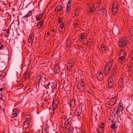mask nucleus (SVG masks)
<instances>
[{
    "label": "nucleus",
    "mask_w": 133,
    "mask_h": 133,
    "mask_svg": "<svg viewBox=\"0 0 133 133\" xmlns=\"http://www.w3.org/2000/svg\"><path fill=\"white\" fill-rule=\"evenodd\" d=\"M35 79H36V83L34 84V85H35L37 89H39L40 87L41 88L42 86L45 85V84L42 85H40V83H41V82H42L44 84L46 82V79L45 77H43L38 76H36Z\"/></svg>",
    "instance_id": "f257e3e1"
},
{
    "label": "nucleus",
    "mask_w": 133,
    "mask_h": 133,
    "mask_svg": "<svg viewBox=\"0 0 133 133\" xmlns=\"http://www.w3.org/2000/svg\"><path fill=\"white\" fill-rule=\"evenodd\" d=\"M113 60H112L107 63L104 71V74L105 75H108L109 74L111 68L113 64Z\"/></svg>",
    "instance_id": "f03ea898"
},
{
    "label": "nucleus",
    "mask_w": 133,
    "mask_h": 133,
    "mask_svg": "<svg viewBox=\"0 0 133 133\" xmlns=\"http://www.w3.org/2000/svg\"><path fill=\"white\" fill-rule=\"evenodd\" d=\"M85 86L83 81L79 82L77 84V88L81 91H83L85 90Z\"/></svg>",
    "instance_id": "7ed1b4c3"
},
{
    "label": "nucleus",
    "mask_w": 133,
    "mask_h": 133,
    "mask_svg": "<svg viewBox=\"0 0 133 133\" xmlns=\"http://www.w3.org/2000/svg\"><path fill=\"white\" fill-rule=\"evenodd\" d=\"M119 45L121 48L124 47L127 45V41L124 39H121L119 43Z\"/></svg>",
    "instance_id": "20e7f679"
},
{
    "label": "nucleus",
    "mask_w": 133,
    "mask_h": 133,
    "mask_svg": "<svg viewBox=\"0 0 133 133\" xmlns=\"http://www.w3.org/2000/svg\"><path fill=\"white\" fill-rule=\"evenodd\" d=\"M117 98L116 96L112 98L109 101L108 103L109 105L113 106L117 100Z\"/></svg>",
    "instance_id": "39448f33"
},
{
    "label": "nucleus",
    "mask_w": 133,
    "mask_h": 133,
    "mask_svg": "<svg viewBox=\"0 0 133 133\" xmlns=\"http://www.w3.org/2000/svg\"><path fill=\"white\" fill-rule=\"evenodd\" d=\"M107 82L108 83V86L109 88H111L114 85L113 79L111 78H109Z\"/></svg>",
    "instance_id": "423d86ee"
},
{
    "label": "nucleus",
    "mask_w": 133,
    "mask_h": 133,
    "mask_svg": "<svg viewBox=\"0 0 133 133\" xmlns=\"http://www.w3.org/2000/svg\"><path fill=\"white\" fill-rule=\"evenodd\" d=\"M96 77L97 79L99 81H102L103 78V75L102 73L100 71H98L96 75Z\"/></svg>",
    "instance_id": "0eeeda50"
},
{
    "label": "nucleus",
    "mask_w": 133,
    "mask_h": 133,
    "mask_svg": "<svg viewBox=\"0 0 133 133\" xmlns=\"http://www.w3.org/2000/svg\"><path fill=\"white\" fill-rule=\"evenodd\" d=\"M30 121L29 120H26L23 122V128L26 129L29 128V123Z\"/></svg>",
    "instance_id": "6e6552de"
},
{
    "label": "nucleus",
    "mask_w": 133,
    "mask_h": 133,
    "mask_svg": "<svg viewBox=\"0 0 133 133\" xmlns=\"http://www.w3.org/2000/svg\"><path fill=\"white\" fill-rule=\"evenodd\" d=\"M123 109V104L122 103L121 104L120 103L118 107L117 111L116 112V113L117 114V113H119L120 112L122 111Z\"/></svg>",
    "instance_id": "1a4fd4ad"
},
{
    "label": "nucleus",
    "mask_w": 133,
    "mask_h": 133,
    "mask_svg": "<svg viewBox=\"0 0 133 133\" xmlns=\"http://www.w3.org/2000/svg\"><path fill=\"white\" fill-rule=\"evenodd\" d=\"M74 113V116H76L80 115L81 113V108H77Z\"/></svg>",
    "instance_id": "9d476101"
},
{
    "label": "nucleus",
    "mask_w": 133,
    "mask_h": 133,
    "mask_svg": "<svg viewBox=\"0 0 133 133\" xmlns=\"http://www.w3.org/2000/svg\"><path fill=\"white\" fill-rule=\"evenodd\" d=\"M63 8V7L61 5H58L55 8V12H58L61 10Z\"/></svg>",
    "instance_id": "9b49d317"
},
{
    "label": "nucleus",
    "mask_w": 133,
    "mask_h": 133,
    "mask_svg": "<svg viewBox=\"0 0 133 133\" xmlns=\"http://www.w3.org/2000/svg\"><path fill=\"white\" fill-rule=\"evenodd\" d=\"M54 71L56 73L59 74L60 72L59 66L57 64H56L54 68Z\"/></svg>",
    "instance_id": "f8f14e48"
},
{
    "label": "nucleus",
    "mask_w": 133,
    "mask_h": 133,
    "mask_svg": "<svg viewBox=\"0 0 133 133\" xmlns=\"http://www.w3.org/2000/svg\"><path fill=\"white\" fill-rule=\"evenodd\" d=\"M52 110L54 111L53 113L54 112L55 110L57 107V105L56 103H55V100H54L52 103ZM54 114V113H53Z\"/></svg>",
    "instance_id": "ddd939ff"
},
{
    "label": "nucleus",
    "mask_w": 133,
    "mask_h": 133,
    "mask_svg": "<svg viewBox=\"0 0 133 133\" xmlns=\"http://www.w3.org/2000/svg\"><path fill=\"white\" fill-rule=\"evenodd\" d=\"M119 83V87L121 88L122 87L123 85V79L122 78L120 79L118 82Z\"/></svg>",
    "instance_id": "4468645a"
},
{
    "label": "nucleus",
    "mask_w": 133,
    "mask_h": 133,
    "mask_svg": "<svg viewBox=\"0 0 133 133\" xmlns=\"http://www.w3.org/2000/svg\"><path fill=\"white\" fill-rule=\"evenodd\" d=\"M75 99H72L70 103V106L72 107H74L75 106Z\"/></svg>",
    "instance_id": "2eb2a0df"
},
{
    "label": "nucleus",
    "mask_w": 133,
    "mask_h": 133,
    "mask_svg": "<svg viewBox=\"0 0 133 133\" xmlns=\"http://www.w3.org/2000/svg\"><path fill=\"white\" fill-rule=\"evenodd\" d=\"M124 55L123 56H121L120 57V56H119V62L121 63H122L124 61V60L125 59V60H126V58L124 57Z\"/></svg>",
    "instance_id": "dca6fc26"
},
{
    "label": "nucleus",
    "mask_w": 133,
    "mask_h": 133,
    "mask_svg": "<svg viewBox=\"0 0 133 133\" xmlns=\"http://www.w3.org/2000/svg\"><path fill=\"white\" fill-rule=\"evenodd\" d=\"M44 21H41L39 22L37 24V27L39 29H40L42 26L43 25Z\"/></svg>",
    "instance_id": "f3484780"
},
{
    "label": "nucleus",
    "mask_w": 133,
    "mask_h": 133,
    "mask_svg": "<svg viewBox=\"0 0 133 133\" xmlns=\"http://www.w3.org/2000/svg\"><path fill=\"white\" fill-rule=\"evenodd\" d=\"M86 36L85 35L82 34H81L80 36H79V40L80 41H81L82 40L84 39L85 38Z\"/></svg>",
    "instance_id": "a211bd4d"
},
{
    "label": "nucleus",
    "mask_w": 133,
    "mask_h": 133,
    "mask_svg": "<svg viewBox=\"0 0 133 133\" xmlns=\"http://www.w3.org/2000/svg\"><path fill=\"white\" fill-rule=\"evenodd\" d=\"M74 129L71 127H69L68 128V133H73Z\"/></svg>",
    "instance_id": "6ab92c4d"
},
{
    "label": "nucleus",
    "mask_w": 133,
    "mask_h": 133,
    "mask_svg": "<svg viewBox=\"0 0 133 133\" xmlns=\"http://www.w3.org/2000/svg\"><path fill=\"white\" fill-rule=\"evenodd\" d=\"M117 73L116 72H112L110 74L109 77V78H113V77H115V75L117 74Z\"/></svg>",
    "instance_id": "aec40b11"
},
{
    "label": "nucleus",
    "mask_w": 133,
    "mask_h": 133,
    "mask_svg": "<svg viewBox=\"0 0 133 133\" xmlns=\"http://www.w3.org/2000/svg\"><path fill=\"white\" fill-rule=\"evenodd\" d=\"M23 75L24 76L25 79L28 78L29 77V72H25Z\"/></svg>",
    "instance_id": "412c9836"
},
{
    "label": "nucleus",
    "mask_w": 133,
    "mask_h": 133,
    "mask_svg": "<svg viewBox=\"0 0 133 133\" xmlns=\"http://www.w3.org/2000/svg\"><path fill=\"white\" fill-rule=\"evenodd\" d=\"M44 130L46 133H49V126L46 124H45L44 126Z\"/></svg>",
    "instance_id": "4be33fe9"
},
{
    "label": "nucleus",
    "mask_w": 133,
    "mask_h": 133,
    "mask_svg": "<svg viewBox=\"0 0 133 133\" xmlns=\"http://www.w3.org/2000/svg\"><path fill=\"white\" fill-rule=\"evenodd\" d=\"M43 13H42L41 14L39 15H37L36 17V20L38 21L39 20L41 19V18L42 17Z\"/></svg>",
    "instance_id": "5701e85b"
},
{
    "label": "nucleus",
    "mask_w": 133,
    "mask_h": 133,
    "mask_svg": "<svg viewBox=\"0 0 133 133\" xmlns=\"http://www.w3.org/2000/svg\"><path fill=\"white\" fill-rule=\"evenodd\" d=\"M34 35L33 33H32L30 35L29 38L28 40H31L33 41V37H34Z\"/></svg>",
    "instance_id": "b1692460"
},
{
    "label": "nucleus",
    "mask_w": 133,
    "mask_h": 133,
    "mask_svg": "<svg viewBox=\"0 0 133 133\" xmlns=\"http://www.w3.org/2000/svg\"><path fill=\"white\" fill-rule=\"evenodd\" d=\"M128 108L130 112H133V105H130L129 107Z\"/></svg>",
    "instance_id": "393cba45"
},
{
    "label": "nucleus",
    "mask_w": 133,
    "mask_h": 133,
    "mask_svg": "<svg viewBox=\"0 0 133 133\" xmlns=\"http://www.w3.org/2000/svg\"><path fill=\"white\" fill-rule=\"evenodd\" d=\"M104 127V123H100L99 125V127L98 128H100V129L103 130Z\"/></svg>",
    "instance_id": "a878e982"
},
{
    "label": "nucleus",
    "mask_w": 133,
    "mask_h": 133,
    "mask_svg": "<svg viewBox=\"0 0 133 133\" xmlns=\"http://www.w3.org/2000/svg\"><path fill=\"white\" fill-rule=\"evenodd\" d=\"M100 4L99 3H96L93 6L95 8V9H96L97 8L99 7Z\"/></svg>",
    "instance_id": "bb28decb"
},
{
    "label": "nucleus",
    "mask_w": 133,
    "mask_h": 133,
    "mask_svg": "<svg viewBox=\"0 0 133 133\" xmlns=\"http://www.w3.org/2000/svg\"><path fill=\"white\" fill-rule=\"evenodd\" d=\"M112 11L114 12V14H116L118 11L117 8H112Z\"/></svg>",
    "instance_id": "cd10ccee"
},
{
    "label": "nucleus",
    "mask_w": 133,
    "mask_h": 133,
    "mask_svg": "<svg viewBox=\"0 0 133 133\" xmlns=\"http://www.w3.org/2000/svg\"><path fill=\"white\" fill-rule=\"evenodd\" d=\"M72 1V0H69L67 6L70 7L71 6V2Z\"/></svg>",
    "instance_id": "c85d7f7f"
},
{
    "label": "nucleus",
    "mask_w": 133,
    "mask_h": 133,
    "mask_svg": "<svg viewBox=\"0 0 133 133\" xmlns=\"http://www.w3.org/2000/svg\"><path fill=\"white\" fill-rule=\"evenodd\" d=\"M50 82H49L45 86V87L46 89H49V86L50 84Z\"/></svg>",
    "instance_id": "c756f323"
},
{
    "label": "nucleus",
    "mask_w": 133,
    "mask_h": 133,
    "mask_svg": "<svg viewBox=\"0 0 133 133\" xmlns=\"http://www.w3.org/2000/svg\"><path fill=\"white\" fill-rule=\"evenodd\" d=\"M129 30L130 34L133 35V26H132L130 28Z\"/></svg>",
    "instance_id": "7c9ffc66"
},
{
    "label": "nucleus",
    "mask_w": 133,
    "mask_h": 133,
    "mask_svg": "<svg viewBox=\"0 0 133 133\" xmlns=\"http://www.w3.org/2000/svg\"><path fill=\"white\" fill-rule=\"evenodd\" d=\"M95 9V8H94V7L93 6H92V7L90 8V9H89L90 10L89 11V12H94Z\"/></svg>",
    "instance_id": "2f4dec72"
},
{
    "label": "nucleus",
    "mask_w": 133,
    "mask_h": 133,
    "mask_svg": "<svg viewBox=\"0 0 133 133\" xmlns=\"http://www.w3.org/2000/svg\"><path fill=\"white\" fill-rule=\"evenodd\" d=\"M33 41L28 40V45L29 46H31L32 44Z\"/></svg>",
    "instance_id": "473e14b6"
},
{
    "label": "nucleus",
    "mask_w": 133,
    "mask_h": 133,
    "mask_svg": "<svg viewBox=\"0 0 133 133\" xmlns=\"http://www.w3.org/2000/svg\"><path fill=\"white\" fill-rule=\"evenodd\" d=\"M107 10L105 8H103V9H100L99 10V11H101V12H105L106 13V11Z\"/></svg>",
    "instance_id": "72a5a7b5"
},
{
    "label": "nucleus",
    "mask_w": 133,
    "mask_h": 133,
    "mask_svg": "<svg viewBox=\"0 0 133 133\" xmlns=\"http://www.w3.org/2000/svg\"><path fill=\"white\" fill-rule=\"evenodd\" d=\"M66 122H65L64 124V125H65V128L66 129L67 127H67H70L71 125L68 122L67 123V124H66Z\"/></svg>",
    "instance_id": "f704fd0d"
},
{
    "label": "nucleus",
    "mask_w": 133,
    "mask_h": 133,
    "mask_svg": "<svg viewBox=\"0 0 133 133\" xmlns=\"http://www.w3.org/2000/svg\"><path fill=\"white\" fill-rule=\"evenodd\" d=\"M117 4L114 3L112 5V8H117Z\"/></svg>",
    "instance_id": "c9c22d12"
},
{
    "label": "nucleus",
    "mask_w": 133,
    "mask_h": 133,
    "mask_svg": "<svg viewBox=\"0 0 133 133\" xmlns=\"http://www.w3.org/2000/svg\"><path fill=\"white\" fill-rule=\"evenodd\" d=\"M18 113H13L12 114L11 116V117L12 118L15 117L17 115Z\"/></svg>",
    "instance_id": "e433bc0d"
},
{
    "label": "nucleus",
    "mask_w": 133,
    "mask_h": 133,
    "mask_svg": "<svg viewBox=\"0 0 133 133\" xmlns=\"http://www.w3.org/2000/svg\"><path fill=\"white\" fill-rule=\"evenodd\" d=\"M18 73L17 71H16L15 72L14 74V75L15 78H18Z\"/></svg>",
    "instance_id": "4c0bfd02"
},
{
    "label": "nucleus",
    "mask_w": 133,
    "mask_h": 133,
    "mask_svg": "<svg viewBox=\"0 0 133 133\" xmlns=\"http://www.w3.org/2000/svg\"><path fill=\"white\" fill-rule=\"evenodd\" d=\"M79 11L78 10H76V11L75 13V15L77 17L79 15Z\"/></svg>",
    "instance_id": "58836bf2"
},
{
    "label": "nucleus",
    "mask_w": 133,
    "mask_h": 133,
    "mask_svg": "<svg viewBox=\"0 0 133 133\" xmlns=\"http://www.w3.org/2000/svg\"><path fill=\"white\" fill-rule=\"evenodd\" d=\"M70 7H68L67 6L66 9V12L68 13L70 11Z\"/></svg>",
    "instance_id": "ea45409f"
},
{
    "label": "nucleus",
    "mask_w": 133,
    "mask_h": 133,
    "mask_svg": "<svg viewBox=\"0 0 133 133\" xmlns=\"http://www.w3.org/2000/svg\"><path fill=\"white\" fill-rule=\"evenodd\" d=\"M0 75L2 78H3L5 75V73L4 72H2Z\"/></svg>",
    "instance_id": "a19ab883"
},
{
    "label": "nucleus",
    "mask_w": 133,
    "mask_h": 133,
    "mask_svg": "<svg viewBox=\"0 0 133 133\" xmlns=\"http://www.w3.org/2000/svg\"><path fill=\"white\" fill-rule=\"evenodd\" d=\"M103 130L100 129V128H98L97 130V132L98 133H101Z\"/></svg>",
    "instance_id": "79ce46f5"
},
{
    "label": "nucleus",
    "mask_w": 133,
    "mask_h": 133,
    "mask_svg": "<svg viewBox=\"0 0 133 133\" xmlns=\"http://www.w3.org/2000/svg\"><path fill=\"white\" fill-rule=\"evenodd\" d=\"M116 124H113L111 125V128L114 129H115L116 128V127L115 126Z\"/></svg>",
    "instance_id": "37998d69"
},
{
    "label": "nucleus",
    "mask_w": 133,
    "mask_h": 133,
    "mask_svg": "<svg viewBox=\"0 0 133 133\" xmlns=\"http://www.w3.org/2000/svg\"><path fill=\"white\" fill-rule=\"evenodd\" d=\"M64 24L63 23H62L59 26V27L61 29H63V28H64Z\"/></svg>",
    "instance_id": "c03bdc74"
},
{
    "label": "nucleus",
    "mask_w": 133,
    "mask_h": 133,
    "mask_svg": "<svg viewBox=\"0 0 133 133\" xmlns=\"http://www.w3.org/2000/svg\"><path fill=\"white\" fill-rule=\"evenodd\" d=\"M32 11H30L29 13L28 14H27L26 15L27 16V17H29L31 16L32 15Z\"/></svg>",
    "instance_id": "a18cd8bd"
},
{
    "label": "nucleus",
    "mask_w": 133,
    "mask_h": 133,
    "mask_svg": "<svg viewBox=\"0 0 133 133\" xmlns=\"http://www.w3.org/2000/svg\"><path fill=\"white\" fill-rule=\"evenodd\" d=\"M112 72H116V73H117V68L116 67L115 68L113 69L112 70Z\"/></svg>",
    "instance_id": "49530a36"
},
{
    "label": "nucleus",
    "mask_w": 133,
    "mask_h": 133,
    "mask_svg": "<svg viewBox=\"0 0 133 133\" xmlns=\"http://www.w3.org/2000/svg\"><path fill=\"white\" fill-rule=\"evenodd\" d=\"M101 49L102 51L104 53H105L106 51V47L101 48Z\"/></svg>",
    "instance_id": "de8ad7c7"
},
{
    "label": "nucleus",
    "mask_w": 133,
    "mask_h": 133,
    "mask_svg": "<svg viewBox=\"0 0 133 133\" xmlns=\"http://www.w3.org/2000/svg\"><path fill=\"white\" fill-rule=\"evenodd\" d=\"M133 35H131L130 37V42H131L132 43H133Z\"/></svg>",
    "instance_id": "09e8293b"
},
{
    "label": "nucleus",
    "mask_w": 133,
    "mask_h": 133,
    "mask_svg": "<svg viewBox=\"0 0 133 133\" xmlns=\"http://www.w3.org/2000/svg\"><path fill=\"white\" fill-rule=\"evenodd\" d=\"M62 19L61 18H59L57 19L58 21V23L59 24L60 23L62 22L63 21L62 20H61Z\"/></svg>",
    "instance_id": "8fccbe9b"
},
{
    "label": "nucleus",
    "mask_w": 133,
    "mask_h": 133,
    "mask_svg": "<svg viewBox=\"0 0 133 133\" xmlns=\"http://www.w3.org/2000/svg\"><path fill=\"white\" fill-rule=\"evenodd\" d=\"M73 65L69 67L68 68H67V70L68 71H71V70L72 69V67Z\"/></svg>",
    "instance_id": "3c124183"
},
{
    "label": "nucleus",
    "mask_w": 133,
    "mask_h": 133,
    "mask_svg": "<svg viewBox=\"0 0 133 133\" xmlns=\"http://www.w3.org/2000/svg\"><path fill=\"white\" fill-rule=\"evenodd\" d=\"M19 110L17 109H15L13 111V113H18V112Z\"/></svg>",
    "instance_id": "603ef678"
},
{
    "label": "nucleus",
    "mask_w": 133,
    "mask_h": 133,
    "mask_svg": "<svg viewBox=\"0 0 133 133\" xmlns=\"http://www.w3.org/2000/svg\"><path fill=\"white\" fill-rule=\"evenodd\" d=\"M78 24L77 23L74 22L73 24V26L74 28H76Z\"/></svg>",
    "instance_id": "864d4df0"
},
{
    "label": "nucleus",
    "mask_w": 133,
    "mask_h": 133,
    "mask_svg": "<svg viewBox=\"0 0 133 133\" xmlns=\"http://www.w3.org/2000/svg\"><path fill=\"white\" fill-rule=\"evenodd\" d=\"M40 76H42L43 77H45L44 76H45V75L43 72H41L40 74Z\"/></svg>",
    "instance_id": "5fc2aeb1"
},
{
    "label": "nucleus",
    "mask_w": 133,
    "mask_h": 133,
    "mask_svg": "<svg viewBox=\"0 0 133 133\" xmlns=\"http://www.w3.org/2000/svg\"><path fill=\"white\" fill-rule=\"evenodd\" d=\"M121 53H122V52L123 53V54H124V55H125V53L124 51V50L123 49H121L120 51Z\"/></svg>",
    "instance_id": "6e6d98bb"
},
{
    "label": "nucleus",
    "mask_w": 133,
    "mask_h": 133,
    "mask_svg": "<svg viewBox=\"0 0 133 133\" xmlns=\"http://www.w3.org/2000/svg\"><path fill=\"white\" fill-rule=\"evenodd\" d=\"M1 45L0 46V50H3L4 49V47L3 46V45Z\"/></svg>",
    "instance_id": "4d7b16f0"
},
{
    "label": "nucleus",
    "mask_w": 133,
    "mask_h": 133,
    "mask_svg": "<svg viewBox=\"0 0 133 133\" xmlns=\"http://www.w3.org/2000/svg\"><path fill=\"white\" fill-rule=\"evenodd\" d=\"M3 96V94L1 93H0V100L2 99Z\"/></svg>",
    "instance_id": "13d9d810"
},
{
    "label": "nucleus",
    "mask_w": 133,
    "mask_h": 133,
    "mask_svg": "<svg viewBox=\"0 0 133 133\" xmlns=\"http://www.w3.org/2000/svg\"><path fill=\"white\" fill-rule=\"evenodd\" d=\"M22 19L23 20H26V21H28V19L26 18V17L24 18V16L22 17Z\"/></svg>",
    "instance_id": "bf43d9fd"
},
{
    "label": "nucleus",
    "mask_w": 133,
    "mask_h": 133,
    "mask_svg": "<svg viewBox=\"0 0 133 133\" xmlns=\"http://www.w3.org/2000/svg\"><path fill=\"white\" fill-rule=\"evenodd\" d=\"M72 65H70V63H69L67 64V68H68L70 66H72Z\"/></svg>",
    "instance_id": "052dcab7"
},
{
    "label": "nucleus",
    "mask_w": 133,
    "mask_h": 133,
    "mask_svg": "<svg viewBox=\"0 0 133 133\" xmlns=\"http://www.w3.org/2000/svg\"><path fill=\"white\" fill-rule=\"evenodd\" d=\"M105 47V46L104 44H102V45H101V48H104V47Z\"/></svg>",
    "instance_id": "680f3d73"
},
{
    "label": "nucleus",
    "mask_w": 133,
    "mask_h": 133,
    "mask_svg": "<svg viewBox=\"0 0 133 133\" xmlns=\"http://www.w3.org/2000/svg\"><path fill=\"white\" fill-rule=\"evenodd\" d=\"M91 42L92 41L90 40L89 41H88V42H87V44L88 42H89V43H91Z\"/></svg>",
    "instance_id": "e2e57ef3"
},
{
    "label": "nucleus",
    "mask_w": 133,
    "mask_h": 133,
    "mask_svg": "<svg viewBox=\"0 0 133 133\" xmlns=\"http://www.w3.org/2000/svg\"><path fill=\"white\" fill-rule=\"evenodd\" d=\"M4 90V88H0V91H2Z\"/></svg>",
    "instance_id": "0e129e2a"
},
{
    "label": "nucleus",
    "mask_w": 133,
    "mask_h": 133,
    "mask_svg": "<svg viewBox=\"0 0 133 133\" xmlns=\"http://www.w3.org/2000/svg\"><path fill=\"white\" fill-rule=\"evenodd\" d=\"M9 30H8V29L6 31V32L8 34V35H7L8 36V34L9 33Z\"/></svg>",
    "instance_id": "69168bd1"
},
{
    "label": "nucleus",
    "mask_w": 133,
    "mask_h": 133,
    "mask_svg": "<svg viewBox=\"0 0 133 133\" xmlns=\"http://www.w3.org/2000/svg\"><path fill=\"white\" fill-rule=\"evenodd\" d=\"M3 43V42L0 40V45H2V44Z\"/></svg>",
    "instance_id": "338daca9"
},
{
    "label": "nucleus",
    "mask_w": 133,
    "mask_h": 133,
    "mask_svg": "<svg viewBox=\"0 0 133 133\" xmlns=\"http://www.w3.org/2000/svg\"><path fill=\"white\" fill-rule=\"evenodd\" d=\"M45 104L44 103H43V104H42V105L41 106V107H42L43 108H44V107H43V106L44 105H45Z\"/></svg>",
    "instance_id": "774afa93"
}]
</instances>
